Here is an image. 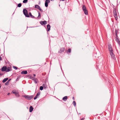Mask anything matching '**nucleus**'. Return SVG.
Returning a JSON list of instances; mask_svg holds the SVG:
<instances>
[{"label":"nucleus","instance_id":"nucleus-1","mask_svg":"<svg viewBox=\"0 0 120 120\" xmlns=\"http://www.w3.org/2000/svg\"><path fill=\"white\" fill-rule=\"evenodd\" d=\"M108 49L110 54L112 58L113 59H115V55L113 53V51L112 49V46L110 44L108 45Z\"/></svg>","mask_w":120,"mask_h":120},{"label":"nucleus","instance_id":"nucleus-2","mask_svg":"<svg viewBox=\"0 0 120 120\" xmlns=\"http://www.w3.org/2000/svg\"><path fill=\"white\" fill-rule=\"evenodd\" d=\"M23 97L27 100H30L33 98L34 96L32 95L31 96L28 95H24V96Z\"/></svg>","mask_w":120,"mask_h":120},{"label":"nucleus","instance_id":"nucleus-3","mask_svg":"<svg viewBox=\"0 0 120 120\" xmlns=\"http://www.w3.org/2000/svg\"><path fill=\"white\" fill-rule=\"evenodd\" d=\"M82 9L85 14L86 15H88V11L86 9V6L85 5H83V6L82 7Z\"/></svg>","mask_w":120,"mask_h":120},{"label":"nucleus","instance_id":"nucleus-4","mask_svg":"<svg viewBox=\"0 0 120 120\" xmlns=\"http://www.w3.org/2000/svg\"><path fill=\"white\" fill-rule=\"evenodd\" d=\"M23 12L24 14L26 17H30V16L28 14V11L27 10L25 9H24L23 10Z\"/></svg>","mask_w":120,"mask_h":120},{"label":"nucleus","instance_id":"nucleus-5","mask_svg":"<svg viewBox=\"0 0 120 120\" xmlns=\"http://www.w3.org/2000/svg\"><path fill=\"white\" fill-rule=\"evenodd\" d=\"M30 78L34 80V83L36 84L38 82V80L37 79L33 77H30Z\"/></svg>","mask_w":120,"mask_h":120},{"label":"nucleus","instance_id":"nucleus-6","mask_svg":"<svg viewBox=\"0 0 120 120\" xmlns=\"http://www.w3.org/2000/svg\"><path fill=\"white\" fill-rule=\"evenodd\" d=\"M11 93L14 94L15 96L17 97H19V93H18L16 92L15 90H13L12 92Z\"/></svg>","mask_w":120,"mask_h":120},{"label":"nucleus","instance_id":"nucleus-7","mask_svg":"<svg viewBox=\"0 0 120 120\" xmlns=\"http://www.w3.org/2000/svg\"><path fill=\"white\" fill-rule=\"evenodd\" d=\"M65 50V48H61L58 51V53H61L64 51Z\"/></svg>","mask_w":120,"mask_h":120},{"label":"nucleus","instance_id":"nucleus-8","mask_svg":"<svg viewBox=\"0 0 120 120\" xmlns=\"http://www.w3.org/2000/svg\"><path fill=\"white\" fill-rule=\"evenodd\" d=\"M113 14L114 15V16L115 17L116 19L117 18V12L116 10H114Z\"/></svg>","mask_w":120,"mask_h":120},{"label":"nucleus","instance_id":"nucleus-9","mask_svg":"<svg viewBox=\"0 0 120 120\" xmlns=\"http://www.w3.org/2000/svg\"><path fill=\"white\" fill-rule=\"evenodd\" d=\"M40 23L41 25H45L47 24V22L46 21H40Z\"/></svg>","mask_w":120,"mask_h":120},{"label":"nucleus","instance_id":"nucleus-10","mask_svg":"<svg viewBox=\"0 0 120 120\" xmlns=\"http://www.w3.org/2000/svg\"><path fill=\"white\" fill-rule=\"evenodd\" d=\"M6 69L7 67L6 66H4L0 70L2 71H5L6 72Z\"/></svg>","mask_w":120,"mask_h":120},{"label":"nucleus","instance_id":"nucleus-11","mask_svg":"<svg viewBox=\"0 0 120 120\" xmlns=\"http://www.w3.org/2000/svg\"><path fill=\"white\" fill-rule=\"evenodd\" d=\"M12 70L11 67H7L6 72H8Z\"/></svg>","mask_w":120,"mask_h":120},{"label":"nucleus","instance_id":"nucleus-12","mask_svg":"<svg viewBox=\"0 0 120 120\" xmlns=\"http://www.w3.org/2000/svg\"><path fill=\"white\" fill-rule=\"evenodd\" d=\"M47 31H49L50 28V25L48 24L47 26Z\"/></svg>","mask_w":120,"mask_h":120},{"label":"nucleus","instance_id":"nucleus-13","mask_svg":"<svg viewBox=\"0 0 120 120\" xmlns=\"http://www.w3.org/2000/svg\"><path fill=\"white\" fill-rule=\"evenodd\" d=\"M21 73L22 74H26L27 73V72L26 71H23L21 72Z\"/></svg>","mask_w":120,"mask_h":120},{"label":"nucleus","instance_id":"nucleus-14","mask_svg":"<svg viewBox=\"0 0 120 120\" xmlns=\"http://www.w3.org/2000/svg\"><path fill=\"white\" fill-rule=\"evenodd\" d=\"M33 107L32 106H30L29 108V112H32L33 111Z\"/></svg>","mask_w":120,"mask_h":120},{"label":"nucleus","instance_id":"nucleus-15","mask_svg":"<svg viewBox=\"0 0 120 120\" xmlns=\"http://www.w3.org/2000/svg\"><path fill=\"white\" fill-rule=\"evenodd\" d=\"M68 97L67 96H65L63 98V100L64 101H66Z\"/></svg>","mask_w":120,"mask_h":120},{"label":"nucleus","instance_id":"nucleus-16","mask_svg":"<svg viewBox=\"0 0 120 120\" xmlns=\"http://www.w3.org/2000/svg\"><path fill=\"white\" fill-rule=\"evenodd\" d=\"M8 79V78H4L3 80L2 81V82L4 83H5V82H6V81H7Z\"/></svg>","mask_w":120,"mask_h":120},{"label":"nucleus","instance_id":"nucleus-17","mask_svg":"<svg viewBox=\"0 0 120 120\" xmlns=\"http://www.w3.org/2000/svg\"><path fill=\"white\" fill-rule=\"evenodd\" d=\"M29 15L30 17L32 18H34V17L32 15L31 13L30 12L29 13Z\"/></svg>","mask_w":120,"mask_h":120},{"label":"nucleus","instance_id":"nucleus-18","mask_svg":"<svg viewBox=\"0 0 120 120\" xmlns=\"http://www.w3.org/2000/svg\"><path fill=\"white\" fill-rule=\"evenodd\" d=\"M40 8V6L38 5H36L35 6V8H37L38 9Z\"/></svg>","mask_w":120,"mask_h":120},{"label":"nucleus","instance_id":"nucleus-19","mask_svg":"<svg viewBox=\"0 0 120 120\" xmlns=\"http://www.w3.org/2000/svg\"><path fill=\"white\" fill-rule=\"evenodd\" d=\"M117 42L118 43V44L119 45H120V41L119 39H117V40H116Z\"/></svg>","mask_w":120,"mask_h":120},{"label":"nucleus","instance_id":"nucleus-20","mask_svg":"<svg viewBox=\"0 0 120 120\" xmlns=\"http://www.w3.org/2000/svg\"><path fill=\"white\" fill-rule=\"evenodd\" d=\"M71 49H68V50L67 51H66V52L68 53V52H69V53H71Z\"/></svg>","mask_w":120,"mask_h":120},{"label":"nucleus","instance_id":"nucleus-21","mask_svg":"<svg viewBox=\"0 0 120 120\" xmlns=\"http://www.w3.org/2000/svg\"><path fill=\"white\" fill-rule=\"evenodd\" d=\"M42 86L43 87H44L45 89L47 87V85L45 84H43Z\"/></svg>","mask_w":120,"mask_h":120},{"label":"nucleus","instance_id":"nucleus-22","mask_svg":"<svg viewBox=\"0 0 120 120\" xmlns=\"http://www.w3.org/2000/svg\"><path fill=\"white\" fill-rule=\"evenodd\" d=\"M43 86H41L40 87V90H43Z\"/></svg>","mask_w":120,"mask_h":120},{"label":"nucleus","instance_id":"nucleus-23","mask_svg":"<svg viewBox=\"0 0 120 120\" xmlns=\"http://www.w3.org/2000/svg\"><path fill=\"white\" fill-rule=\"evenodd\" d=\"M38 18H39L41 17V15L39 12H38Z\"/></svg>","mask_w":120,"mask_h":120},{"label":"nucleus","instance_id":"nucleus-24","mask_svg":"<svg viewBox=\"0 0 120 120\" xmlns=\"http://www.w3.org/2000/svg\"><path fill=\"white\" fill-rule=\"evenodd\" d=\"M72 103L75 106L76 105V103L75 101H73Z\"/></svg>","mask_w":120,"mask_h":120},{"label":"nucleus","instance_id":"nucleus-25","mask_svg":"<svg viewBox=\"0 0 120 120\" xmlns=\"http://www.w3.org/2000/svg\"><path fill=\"white\" fill-rule=\"evenodd\" d=\"M40 94V92H38L37 93L36 96H37V97H38V96Z\"/></svg>","mask_w":120,"mask_h":120},{"label":"nucleus","instance_id":"nucleus-26","mask_svg":"<svg viewBox=\"0 0 120 120\" xmlns=\"http://www.w3.org/2000/svg\"><path fill=\"white\" fill-rule=\"evenodd\" d=\"M45 5L46 7H47L48 6V3L46 2H45Z\"/></svg>","mask_w":120,"mask_h":120},{"label":"nucleus","instance_id":"nucleus-27","mask_svg":"<svg viewBox=\"0 0 120 120\" xmlns=\"http://www.w3.org/2000/svg\"><path fill=\"white\" fill-rule=\"evenodd\" d=\"M22 6V4L21 3H20L18 4V7H20Z\"/></svg>","mask_w":120,"mask_h":120},{"label":"nucleus","instance_id":"nucleus-28","mask_svg":"<svg viewBox=\"0 0 120 120\" xmlns=\"http://www.w3.org/2000/svg\"><path fill=\"white\" fill-rule=\"evenodd\" d=\"M45 2L49 3L50 2V0H46Z\"/></svg>","mask_w":120,"mask_h":120},{"label":"nucleus","instance_id":"nucleus-29","mask_svg":"<svg viewBox=\"0 0 120 120\" xmlns=\"http://www.w3.org/2000/svg\"><path fill=\"white\" fill-rule=\"evenodd\" d=\"M28 0H24L23 1V3H26L27 1Z\"/></svg>","mask_w":120,"mask_h":120},{"label":"nucleus","instance_id":"nucleus-30","mask_svg":"<svg viewBox=\"0 0 120 120\" xmlns=\"http://www.w3.org/2000/svg\"><path fill=\"white\" fill-rule=\"evenodd\" d=\"M9 83L8 81H7V82L5 83V84L6 85H8V84Z\"/></svg>","mask_w":120,"mask_h":120},{"label":"nucleus","instance_id":"nucleus-31","mask_svg":"<svg viewBox=\"0 0 120 120\" xmlns=\"http://www.w3.org/2000/svg\"><path fill=\"white\" fill-rule=\"evenodd\" d=\"M13 68L15 70L17 69L18 68L17 67L14 66H13Z\"/></svg>","mask_w":120,"mask_h":120},{"label":"nucleus","instance_id":"nucleus-32","mask_svg":"<svg viewBox=\"0 0 120 120\" xmlns=\"http://www.w3.org/2000/svg\"><path fill=\"white\" fill-rule=\"evenodd\" d=\"M38 9H39L40 10V11L41 12H43V10L41 9L40 8H39Z\"/></svg>","mask_w":120,"mask_h":120},{"label":"nucleus","instance_id":"nucleus-33","mask_svg":"<svg viewBox=\"0 0 120 120\" xmlns=\"http://www.w3.org/2000/svg\"><path fill=\"white\" fill-rule=\"evenodd\" d=\"M38 98V97H37V96H35L34 98V100H35L37 98Z\"/></svg>","mask_w":120,"mask_h":120},{"label":"nucleus","instance_id":"nucleus-34","mask_svg":"<svg viewBox=\"0 0 120 120\" xmlns=\"http://www.w3.org/2000/svg\"><path fill=\"white\" fill-rule=\"evenodd\" d=\"M116 40H117V39H118V36H117V37H116Z\"/></svg>","mask_w":120,"mask_h":120},{"label":"nucleus","instance_id":"nucleus-35","mask_svg":"<svg viewBox=\"0 0 120 120\" xmlns=\"http://www.w3.org/2000/svg\"><path fill=\"white\" fill-rule=\"evenodd\" d=\"M19 78H20L19 77H18L17 79V80H19Z\"/></svg>","mask_w":120,"mask_h":120},{"label":"nucleus","instance_id":"nucleus-36","mask_svg":"<svg viewBox=\"0 0 120 120\" xmlns=\"http://www.w3.org/2000/svg\"><path fill=\"white\" fill-rule=\"evenodd\" d=\"M115 36H116V37H117V36H118L117 35V32H116V31Z\"/></svg>","mask_w":120,"mask_h":120},{"label":"nucleus","instance_id":"nucleus-37","mask_svg":"<svg viewBox=\"0 0 120 120\" xmlns=\"http://www.w3.org/2000/svg\"><path fill=\"white\" fill-rule=\"evenodd\" d=\"M3 75V73H0V76H1L2 75Z\"/></svg>","mask_w":120,"mask_h":120},{"label":"nucleus","instance_id":"nucleus-38","mask_svg":"<svg viewBox=\"0 0 120 120\" xmlns=\"http://www.w3.org/2000/svg\"><path fill=\"white\" fill-rule=\"evenodd\" d=\"M33 75L34 77H35L36 76V75L35 74H33Z\"/></svg>","mask_w":120,"mask_h":120},{"label":"nucleus","instance_id":"nucleus-39","mask_svg":"<svg viewBox=\"0 0 120 120\" xmlns=\"http://www.w3.org/2000/svg\"><path fill=\"white\" fill-rule=\"evenodd\" d=\"M2 60V59L1 58L0 56V60Z\"/></svg>","mask_w":120,"mask_h":120},{"label":"nucleus","instance_id":"nucleus-40","mask_svg":"<svg viewBox=\"0 0 120 120\" xmlns=\"http://www.w3.org/2000/svg\"><path fill=\"white\" fill-rule=\"evenodd\" d=\"M28 76V77H31V75H29L28 76Z\"/></svg>","mask_w":120,"mask_h":120},{"label":"nucleus","instance_id":"nucleus-41","mask_svg":"<svg viewBox=\"0 0 120 120\" xmlns=\"http://www.w3.org/2000/svg\"><path fill=\"white\" fill-rule=\"evenodd\" d=\"M72 99L74 100H75V99H74V97H72Z\"/></svg>","mask_w":120,"mask_h":120},{"label":"nucleus","instance_id":"nucleus-42","mask_svg":"<svg viewBox=\"0 0 120 120\" xmlns=\"http://www.w3.org/2000/svg\"><path fill=\"white\" fill-rule=\"evenodd\" d=\"M10 94V93H8V95H9Z\"/></svg>","mask_w":120,"mask_h":120},{"label":"nucleus","instance_id":"nucleus-43","mask_svg":"<svg viewBox=\"0 0 120 120\" xmlns=\"http://www.w3.org/2000/svg\"><path fill=\"white\" fill-rule=\"evenodd\" d=\"M10 79H10L9 80H8L7 81H8V82H9L10 81Z\"/></svg>","mask_w":120,"mask_h":120},{"label":"nucleus","instance_id":"nucleus-44","mask_svg":"<svg viewBox=\"0 0 120 120\" xmlns=\"http://www.w3.org/2000/svg\"><path fill=\"white\" fill-rule=\"evenodd\" d=\"M10 79H10L9 80H8L7 81H8V82H9L10 81Z\"/></svg>","mask_w":120,"mask_h":120},{"label":"nucleus","instance_id":"nucleus-45","mask_svg":"<svg viewBox=\"0 0 120 120\" xmlns=\"http://www.w3.org/2000/svg\"><path fill=\"white\" fill-rule=\"evenodd\" d=\"M60 1H64L65 0H60Z\"/></svg>","mask_w":120,"mask_h":120},{"label":"nucleus","instance_id":"nucleus-46","mask_svg":"<svg viewBox=\"0 0 120 120\" xmlns=\"http://www.w3.org/2000/svg\"><path fill=\"white\" fill-rule=\"evenodd\" d=\"M51 1H52L53 0H50Z\"/></svg>","mask_w":120,"mask_h":120}]
</instances>
